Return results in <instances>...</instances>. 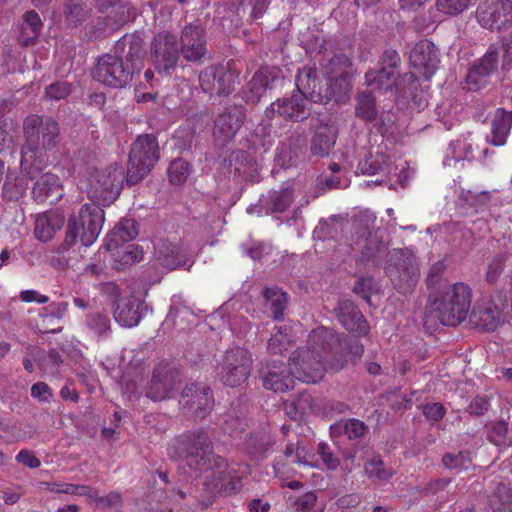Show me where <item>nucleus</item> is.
Segmentation results:
<instances>
[{"label":"nucleus","instance_id":"19","mask_svg":"<svg viewBox=\"0 0 512 512\" xmlns=\"http://www.w3.org/2000/svg\"><path fill=\"white\" fill-rule=\"evenodd\" d=\"M245 119L241 107H230L217 116L213 127V139L216 145L225 146L237 134Z\"/></svg>","mask_w":512,"mask_h":512},{"label":"nucleus","instance_id":"12","mask_svg":"<svg viewBox=\"0 0 512 512\" xmlns=\"http://www.w3.org/2000/svg\"><path fill=\"white\" fill-rule=\"evenodd\" d=\"M400 56L394 49H388L380 57V68L365 73L366 85L370 91H391L396 86L399 74Z\"/></svg>","mask_w":512,"mask_h":512},{"label":"nucleus","instance_id":"30","mask_svg":"<svg viewBox=\"0 0 512 512\" xmlns=\"http://www.w3.org/2000/svg\"><path fill=\"white\" fill-rule=\"evenodd\" d=\"M337 128L333 124L320 127L311 140V153L316 157L327 156L335 145Z\"/></svg>","mask_w":512,"mask_h":512},{"label":"nucleus","instance_id":"13","mask_svg":"<svg viewBox=\"0 0 512 512\" xmlns=\"http://www.w3.org/2000/svg\"><path fill=\"white\" fill-rule=\"evenodd\" d=\"M181 52L175 35L163 31L156 34L151 43V57L159 72L169 74L175 69Z\"/></svg>","mask_w":512,"mask_h":512},{"label":"nucleus","instance_id":"31","mask_svg":"<svg viewBox=\"0 0 512 512\" xmlns=\"http://www.w3.org/2000/svg\"><path fill=\"white\" fill-rule=\"evenodd\" d=\"M511 127L512 113L501 108L497 109L491 123V136L487 141L494 146L504 145Z\"/></svg>","mask_w":512,"mask_h":512},{"label":"nucleus","instance_id":"38","mask_svg":"<svg viewBox=\"0 0 512 512\" xmlns=\"http://www.w3.org/2000/svg\"><path fill=\"white\" fill-rule=\"evenodd\" d=\"M351 76L336 77L333 80H327L328 88L323 95L324 102L334 99L336 102L344 101L351 90Z\"/></svg>","mask_w":512,"mask_h":512},{"label":"nucleus","instance_id":"60","mask_svg":"<svg viewBox=\"0 0 512 512\" xmlns=\"http://www.w3.org/2000/svg\"><path fill=\"white\" fill-rule=\"evenodd\" d=\"M423 414L427 420L438 422L445 415V409L441 403H429L423 406Z\"/></svg>","mask_w":512,"mask_h":512},{"label":"nucleus","instance_id":"16","mask_svg":"<svg viewBox=\"0 0 512 512\" xmlns=\"http://www.w3.org/2000/svg\"><path fill=\"white\" fill-rule=\"evenodd\" d=\"M481 26L488 29H502L512 24L511 0H485L476 10Z\"/></svg>","mask_w":512,"mask_h":512},{"label":"nucleus","instance_id":"57","mask_svg":"<svg viewBox=\"0 0 512 512\" xmlns=\"http://www.w3.org/2000/svg\"><path fill=\"white\" fill-rule=\"evenodd\" d=\"M362 450V455H369L371 450L369 447L362 445L355 447L353 449H349L343 452L342 457L344 461V467H346L347 471L350 473L353 468L356 466L355 460L357 458L358 452Z\"/></svg>","mask_w":512,"mask_h":512},{"label":"nucleus","instance_id":"58","mask_svg":"<svg viewBox=\"0 0 512 512\" xmlns=\"http://www.w3.org/2000/svg\"><path fill=\"white\" fill-rule=\"evenodd\" d=\"M291 406L295 409V414H306L313 409V399L308 393H301L295 401L291 402Z\"/></svg>","mask_w":512,"mask_h":512},{"label":"nucleus","instance_id":"41","mask_svg":"<svg viewBox=\"0 0 512 512\" xmlns=\"http://www.w3.org/2000/svg\"><path fill=\"white\" fill-rule=\"evenodd\" d=\"M496 512H512V490L504 483H500L490 500Z\"/></svg>","mask_w":512,"mask_h":512},{"label":"nucleus","instance_id":"59","mask_svg":"<svg viewBox=\"0 0 512 512\" xmlns=\"http://www.w3.org/2000/svg\"><path fill=\"white\" fill-rule=\"evenodd\" d=\"M66 14L67 20L73 25L81 23L87 17V11H85L82 5L78 3L68 4Z\"/></svg>","mask_w":512,"mask_h":512},{"label":"nucleus","instance_id":"51","mask_svg":"<svg viewBox=\"0 0 512 512\" xmlns=\"http://www.w3.org/2000/svg\"><path fill=\"white\" fill-rule=\"evenodd\" d=\"M71 92V87L68 82L59 81L50 84L45 89V97L49 100H61L66 98Z\"/></svg>","mask_w":512,"mask_h":512},{"label":"nucleus","instance_id":"37","mask_svg":"<svg viewBox=\"0 0 512 512\" xmlns=\"http://www.w3.org/2000/svg\"><path fill=\"white\" fill-rule=\"evenodd\" d=\"M267 308L272 312L275 320H281L287 307V293L277 287L266 288L263 292Z\"/></svg>","mask_w":512,"mask_h":512},{"label":"nucleus","instance_id":"48","mask_svg":"<svg viewBox=\"0 0 512 512\" xmlns=\"http://www.w3.org/2000/svg\"><path fill=\"white\" fill-rule=\"evenodd\" d=\"M115 235L123 242L133 240L138 235V230L135 220L124 219L120 222L119 226L114 231Z\"/></svg>","mask_w":512,"mask_h":512},{"label":"nucleus","instance_id":"47","mask_svg":"<svg viewBox=\"0 0 512 512\" xmlns=\"http://www.w3.org/2000/svg\"><path fill=\"white\" fill-rule=\"evenodd\" d=\"M507 256L505 254L495 255L488 264L485 279L488 283H495L502 274Z\"/></svg>","mask_w":512,"mask_h":512},{"label":"nucleus","instance_id":"14","mask_svg":"<svg viewBox=\"0 0 512 512\" xmlns=\"http://www.w3.org/2000/svg\"><path fill=\"white\" fill-rule=\"evenodd\" d=\"M339 344L340 339L332 328L322 326L314 329L309 335L308 346L298 349L308 351L309 355L302 367L307 369L314 362H318L322 367V379L324 372L327 369L322 354L328 353Z\"/></svg>","mask_w":512,"mask_h":512},{"label":"nucleus","instance_id":"29","mask_svg":"<svg viewBox=\"0 0 512 512\" xmlns=\"http://www.w3.org/2000/svg\"><path fill=\"white\" fill-rule=\"evenodd\" d=\"M64 224V217L59 213L46 212L35 221L34 235L41 242L50 241Z\"/></svg>","mask_w":512,"mask_h":512},{"label":"nucleus","instance_id":"52","mask_svg":"<svg viewBox=\"0 0 512 512\" xmlns=\"http://www.w3.org/2000/svg\"><path fill=\"white\" fill-rule=\"evenodd\" d=\"M368 431V426L361 420L350 418L344 423V433L349 439H358Z\"/></svg>","mask_w":512,"mask_h":512},{"label":"nucleus","instance_id":"56","mask_svg":"<svg viewBox=\"0 0 512 512\" xmlns=\"http://www.w3.org/2000/svg\"><path fill=\"white\" fill-rule=\"evenodd\" d=\"M294 453H295V456H296V459L294 461L295 463H297L299 465H303V466H310L312 468H318L319 467L317 464L310 463L307 460L306 455H305L303 449H301L299 447L298 443L296 445L293 444V443L287 444V446H286V448L284 450V455L286 457H291Z\"/></svg>","mask_w":512,"mask_h":512},{"label":"nucleus","instance_id":"10","mask_svg":"<svg viewBox=\"0 0 512 512\" xmlns=\"http://www.w3.org/2000/svg\"><path fill=\"white\" fill-rule=\"evenodd\" d=\"M252 362V356L247 349L233 347L225 352L222 362L217 366V376L227 386H240L247 380Z\"/></svg>","mask_w":512,"mask_h":512},{"label":"nucleus","instance_id":"20","mask_svg":"<svg viewBox=\"0 0 512 512\" xmlns=\"http://www.w3.org/2000/svg\"><path fill=\"white\" fill-rule=\"evenodd\" d=\"M181 402L196 418L203 419L212 409L214 400L210 387L191 383L182 391Z\"/></svg>","mask_w":512,"mask_h":512},{"label":"nucleus","instance_id":"54","mask_svg":"<svg viewBox=\"0 0 512 512\" xmlns=\"http://www.w3.org/2000/svg\"><path fill=\"white\" fill-rule=\"evenodd\" d=\"M508 438V424L504 421L495 423L489 435L490 441L496 445H508Z\"/></svg>","mask_w":512,"mask_h":512},{"label":"nucleus","instance_id":"39","mask_svg":"<svg viewBox=\"0 0 512 512\" xmlns=\"http://www.w3.org/2000/svg\"><path fill=\"white\" fill-rule=\"evenodd\" d=\"M86 326L98 339H106L112 332L110 318L99 312L87 315Z\"/></svg>","mask_w":512,"mask_h":512},{"label":"nucleus","instance_id":"2","mask_svg":"<svg viewBox=\"0 0 512 512\" xmlns=\"http://www.w3.org/2000/svg\"><path fill=\"white\" fill-rule=\"evenodd\" d=\"M145 56L142 38L126 34L116 42L114 54H105L98 59L93 77L111 88L125 87L143 68Z\"/></svg>","mask_w":512,"mask_h":512},{"label":"nucleus","instance_id":"49","mask_svg":"<svg viewBox=\"0 0 512 512\" xmlns=\"http://www.w3.org/2000/svg\"><path fill=\"white\" fill-rule=\"evenodd\" d=\"M63 363L62 357L56 350H50L41 360L40 365L44 373L55 376L59 366Z\"/></svg>","mask_w":512,"mask_h":512},{"label":"nucleus","instance_id":"25","mask_svg":"<svg viewBox=\"0 0 512 512\" xmlns=\"http://www.w3.org/2000/svg\"><path fill=\"white\" fill-rule=\"evenodd\" d=\"M32 197L39 203H57L63 197V187L59 177L52 173H44L35 178Z\"/></svg>","mask_w":512,"mask_h":512},{"label":"nucleus","instance_id":"3","mask_svg":"<svg viewBox=\"0 0 512 512\" xmlns=\"http://www.w3.org/2000/svg\"><path fill=\"white\" fill-rule=\"evenodd\" d=\"M59 125L52 118L37 115L28 116L24 121L25 145L21 151V172L30 180L41 173L45 155L54 149L59 141Z\"/></svg>","mask_w":512,"mask_h":512},{"label":"nucleus","instance_id":"40","mask_svg":"<svg viewBox=\"0 0 512 512\" xmlns=\"http://www.w3.org/2000/svg\"><path fill=\"white\" fill-rule=\"evenodd\" d=\"M292 341V329L288 326L276 327V332L272 334L267 343V350L270 354H280L287 350Z\"/></svg>","mask_w":512,"mask_h":512},{"label":"nucleus","instance_id":"45","mask_svg":"<svg viewBox=\"0 0 512 512\" xmlns=\"http://www.w3.org/2000/svg\"><path fill=\"white\" fill-rule=\"evenodd\" d=\"M443 465L449 469L463 470L467 469L471 464V459L468 453H447L442 458Z\"/></svg>","mask_w":512,"mask_h":512},{"label":"nucleus","instance_id":"42","mask_svg":"<svg viewBox=\"0 0 512 512\" xmlns=\"http://www.w3.org/2000/svg\"><path fill=\"white\" fill-rule=\"evenodd\" d=\"M356 100V116L366 121L374 120L377 116V110L375 107V97L372 95V92L360 93Z\"/></svg>","mask_w":512,"mask_h":512},{"label":"nucleus","instance_id":"32","mask_svg":"<svg viewBox=\"0 0 512 512\" xmlns=\"http://www.w3.org/2000/svg\"><path fill=\"white\" fill-rule=\"evenodd\" d=\"M278 71L269 67L260 68L248 83L251 101H259L269 85L277 78Z\"/></svg>","mask_w":512,"mask_h":512},{"label":"nucleus","instance_id":"44","mask_svg":"<svg viewBox=\"0 0 512 512\" xmlns=\"http://www.w3.org/2000/svg\"><path fill=\"white\" fill-rule=\"evenodd\" d=\"M364 471L368 478L377 481H387L393 475V471L385 468L381 457L375 454L365 464Z\"/></svg>","mask_w":512,"mask_h":512},{"label":"nucleus","instance_id":"24","mask_svg":"<svg viewBox=\"0 0 512 512\" xmlns=\"http://www.w3.org/2000/svg\"><path fill=\"white\" fill-rule=\"evenodd\" d=\"M154 258L161 267L174 270L188 264L189 252L183 244L160 240L154 248Z\"/></svg>","mask_w":512,"mask_h":512},{"label":"nucleus","instance_id":"17","mask_svg":"<svg viewBox=\"0 0 512 512\" xmlns=\"http://www.w3.org/2000/svg\"><path fill=\"white\" fill-rule=\"evenodd\" d=\"M107 293L117 299L114 309V318L121 326L134 327L142 318L143 303L134 296L118 299L120 289L114 283H108L105 287Z\"/></svg>","mask_w":512,"mask_h":512},{"label":"nucleus","instance_id":"34","mask_svg":"<svg viewBox=\"0 0 512 512\" xmlns=\"http://www.w3.org/2000/svg\"><path fill=\"white\" fill-rule=\"evenodd\" d=\"M42 21L35 11H28L19 27L18 40L22 45H29L40 35Z\"/></svg>","mask_w":512,"mask_h":512},{"label":"nucleus","instance_id":"6","mask_svg":"<svg viewBox=\"0 0 512 512\" xmlns=\"http://www.w3.org/2000/svg\"><path fill=\"white\" fill-rule=\"evenodd\" d=\"M105 220L101 205L87 203L83 205L77 216L69 219L66 229V244L73 245L77 239L85 247L92 245L98 238Z\"/></svg>","mask_w":512,"mask_h":512},{"label":"nucleus","instance_id":"50","mask_svg":"<svg viewBox=\"0 0 512 512\" xmlns=\"http://www.w3.org/2000/svg\"><path fill=\"white\" fill-rule=\"evenodd\" d=\"M93 502L95 503V506L100 509L120 507L122 505V496L117 491H112L105 496H101L97 490L96 497H94Z\"/></svg>","mask_w":512,"mask_h":512},{"label":"nucleus","instance_id":"61","mask_svg":"<svg viewBox=\"0 0 512 512\" xmlns=\"http://www.w3.org/2000/svg\"><path fill=\"white\" fill-rule=\"evenodd\" d=\"M31 395L41 402H50L53 397L52 390L45 382L35 383L31 387Z\"/></svg>","mask_w":512,"mask_h":512},{"label":"nucleus","instance_id":"63","mask_svg":"<svg viewBox=\"0 0 512 512\" xmlns=\"http://www.w3.org/2000/svg\"><path fill=\"white\" fill-rule=\"evenodd\" d=\"M20 299H21V301L26 302V303L36 302L39 304H44L49 301L48 296L43 295L36 290L22 291L20 293Z\"/></svg>","mask_w":512,"mask_h":512},{"label":"nucleus","instance_id":"64","mask_svg":"<svg viewBox=\"0 0 512 512\" xmlns=\"http://www.w3.org/2000/svg\"><path fill=\"white\" fill-rule=\"evenodd\" d=\"M361 502L360 495L356 493L346 494L338 498L337 506L341 509L356 507Z\"/></svg>","mask_w":512,"mask_h":512},{"label":"nucleus","instance_id":"43","mask_svg":"<svg viewBox=\"0 0 512 512\" xmlns=\"http://www.w3.org/2000/svg\"><path fill=\"white\" fill-rule=\"evenodd\" d=\"M191 165L182 158L174 159L167 170L168 178L171 184H183L191 173Z\"/></svg>","mask_w":512,"mask_h":512},{"label":"nucleus","instance_id":"62","mask_svg":"<svg viewBox=\"0 0 512 512\" xmlns=\"http://www.w3.org/2000/svg\"><path fill=\"white\" fill-rule=\"evenodd\" d=\"M16 461L32 469L38 468L41 465L40 460L35 456V454L27 449H23L17 454Z\"/></svg>","mask_w":512,"mask_h":512},{"label":"nucleus","instance_id":"8","mask_svg":"<svg viewBox=\"0 0 512 512\" xmlns=\"http://www.w3.org/2000/svg\"><path fill=\"white\" fill-rule=\"evenodd\" d=\"M122 178L123 171L117 164L91 171L86 184L89 198L98 205H110L120 194Z\"/></svg>","mask_w":512,"mask_h":512},{"label":"nucleus","instance_id":"1","mask_svg":"<svg viewBox=\"0 0 512 512\" xmlns=\"http://www.w3.org/2000/svg\"><path fill=\"white\" fill-rule=\"evenodd\" d=\"M169 455L181 459L191 475L202 479L207 491L214 492L232 479L226 460L214 452L211 437L204 430L182 435L177 445L169 448Z\"/></svg>","mask_w":512,"mask_h":512},{"label":"nucleus","instance_id":"36","mask_svg":"<svg viewBox=\"0 0 512 512\" xmlns=\"http://www.w3.org/2000/svg\"><path fill=\"white\" fill-rule=\"evenodd\" d=\"M274 445V438L269 433L261 431L250 435L246 442V449L254 459H263Z\"/></svg>","mask_w":512,"mask_h":512},{"label":"nucleus","instance_id":"28","mask_svg":"<svg viewBox=\"0 0 512 512\" xmlns=\"http://www.w3.org/2000/svg\"><path fill=\"white\" fill-rule=\"evenodd\" d=\"M500 321V310L490 304L475 307L470 315V324L481 331H494Z\"/></svg>","mask_w":512,"mask_h":512},{"label":"nucleus","instance_id":"18","mask_svg":"<svg viewBox=\"0 0 512 512\" xmlns=\"http://www.w3.org/2000/svg\"><path fill=\"white\" fill-rule=\"evenodd\" d=\"M178 380L177 371L168 364L155 367L146 395L153 401H162L172 396Z\"/></svg>","mask_w":512,"mask_h":512},{"label":"nucleus","instance_id":"11","mask_svg":"<svg viewBox=\"0 0 512 512\" xmlns=\"http://www.w3.org/2000/svg\"><path fill=\"white\" fill-rule=\"evenodd\" d=\"M238 77L235 62L230 61L226 65H210L204 68L199 75V83L204 92L226 96L234 91Z\"/></svg>","mask_w":512,"mask_h":512},{"label":"nucleus","instance_id":"9","mask_svg":"<svg viewBox=\"0 0 512 512\" xmlns=\"http://www.w3.org/2000/svg\"><path fill=\"white\" fill-rule=\"evenodd\" d=\"M385 271L394 286L403 292L412 289L419 278L414 255L401 249H393L388 253Z\"/></svg>","mask_w":512,"mask_h":512},{"label":"nucleus","instance_id":"15","mask_svg":"<svg viewBox=\"0 0 512 512\" xmlns=\"http://www.w3.org/2000/svg\"><path fill=\"white\" fill-rule=\"evenodd\" d=\"M180 52L188 62H199L208 53L206 31L199 20L186 24L180 33Z\"/></svg>","mask_w":512,"mask_h":512},{"label":"nucleus","instance_id":"7","mask_svg":"<svg viewBox=\"0 0 512 512\" xmlns=\"http://www.w3.org/2000/svg\"><path fill=\"white\" fill-rule=\"evenodd\" d=\"M160 158L159 144L151 134L140 135L131 145L127 169V184L141 182L154 168Z\"/></svg>","mask_w":512,"mask_h":512},{"label":"nucleus","instance_id":"35","mask_svg":"<svg viewBox=\"0 0 512 512\" xmlns=\"http://www.w3.org/2000/svg\"><path fill=\"white\" fill-rule=\"evenodd\" d=\"M294 200L293 190L290 187H281L268 192L265 208L271 213L286 211Z\"/></svg>","mask_w":512,"mask_h":512},{"label":"nucleus","instance_id":"27","mask_svg":"<svg viewBox=\"0 0 512 512\" xmlns=\"http://www.w3.org/2000/svg\"><path fill=\"white\" fill-rule=\"evenodd\" d=\"M295 84L297 88L295 92L301 93L312 102H324L320 80L317 76L315 66L307 65L299 69Z\"/></svg>","mask_w":512,"mask_h":512},{"label":"nucleus","instance_id":"26","mask_svg":"<svg viewBox=\"0 0 512 512\" xmlns=\"http://www.w3.org/2000/svg\"><path fill=\"white\" fill-rule=\"evenodd\" d=\"M337 317L342 326L357 336H365L369 332V325L359 309L349 300H342L338 304Z\"/></svg>","mask_w":512,"mask_h":512},{"label":"nucleus","instance_id":"21","mask_svg":"<svg viewBox=\"0 0 512 512\" xmlns=\"http://www.w3.org/2000/svg\"><path fill=\"white\" fill-rule=\"evenodd\" d=\"M412 68L425 80H429L436 72L439 64L438 51L428 40L418 42L410 52Z\"/></svg>","mask_w":512,"mask_h":512},{"label":"nucleus","instance_id":"4","mask_svg":"<svg viewBox=\"0 0 512 512\" xmlns=\"http://www.w3.org/2000/svg\"><path fill=\"white\" fill-rule=\"evenodd\" d=\"M308 351L295 350L289 358L288 365L283 362H268L260 370L263 386L274 392H287L294 388L296 380L304 383H317L321 380L322 367L314 362L307 369L302 365L308 359Z\"/></svg>","mask_w":512,"mask_h":512},{"label":"nucleus","instance_id":"55","mask_svg":"<svg viewBox=\"0 0 512 512\" xmlns=\"http://www.w3.org/2000/svg\"><path fill=\"white\" fill-rule=\"evenodd\" d=\"M386 165L385 157L383 155H377L376 157L366 159L361 166V170L363 173L374 175L384 171Z\"/></svg>","mask_w":512,"mask_h":512},{"label":"nucleus","instance_id":"5","mask_svg":"<svg viewBox=\"0 0 512 512\" xmlns=\"http://www.w3.org/2000/svg\"><path fill=\"white\" fill-rule=\"evenodd\" d=\"M472 300L470 287L462 282L445 288L431 303V312L446 326H456L466 319Z\"/></svg>","mask_w":512,"mask_h":512},{"label":"nucleus","instance_id":"23","mask_svg":"<svg viewBox=\"0 0 512 512\" xmlns=\"http://www.w3.org/2000/svg\"><path fill=\"white\" fill-rule=\"evenodd\" d=\"M310 102L309 98L294 91L290 97H285L272 103L267 113L277 112L285 119L303 121L311 113Z\"/></svg>","mask_w":512,"mask_h":512},{"label":"nucleus","instance_id":"46","mask_svg":"<svg viewBox=\"0 0 512 512\" xmlns=\"http://www.w3.org/2000/svg\"><path fill=\"white\" fill-rule=\"evenodd\" d=\"M317 453L322 460V464L328 470H336L340 466V458L337 457L329 444L320 442L317 447Z\"/></svg>","mask_w":512,"mask_h":512},{"label":"nucleus","instance_id":"53","mask_svg":"<svg viewBox=\"0 0 512 512\" xmlns=\"http://www.w3.org/2000/svg\"><path fill=\"white\" fill-rule=\"evenodd\" d=\"M71 246L72 245L66 244V239H65L64 243L53 251V255L50 259V264L55 269L63 270L68 267L69 257L66 256V253L68 252V250Z\"/></svg>","mask_w":512,"mask_h":512},{"label":"nucleus","instance_id":"33","mask_svg":"<svg viewBox=\"0 0 512 512\" xmlns=\"http://www.w3.org/2000/svg\"><path fill=\"white\" fill-rule=\"evenodd\" d=\"M323 75L326 80H333L336 77L352 76L351 60L344 54H336L321 64Z\"/></svg>","mask_w":512,"mask_h":512},{"label":"nucleus","instance_id":"22","mask_svg":"<svg viewBox=\"0 0 512 512\" xmlns=\"http://www.w3.org/2000/svg\"><path fill=\"white\" fill-rule=\"evenodd\" d=\"M499 53L497 48L490 47L468 71L466 83L470 90H479L488 82L490 76L497 70Z\"/></svg>","mask_w":512,"mask_h":512}]
</instances>
